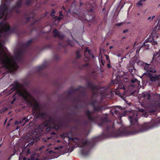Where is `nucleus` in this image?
<instances>
[{
  "label": "nucleus",
  "mask_w": 160,
  "mask_h": 160,
  "mask_svg": "<svg viewBox=\"0 0 160 160\" xmlns=\"http://www.w3.org/2000/svg\"><path fill=\"white\" fill-rule=\"evenodd\" d=\"M68 115L70 116L71 115V114L70 113H68Z\"/></svg>",
  "instance_id": "nucleus-55"
},
{
  "label": "nucleus",
  "mask_w": 160,
  "mask_h": 160,
  "mask_svg": "<svg viewBox=\"0 0 160 160\" xmlns=\"http://www.w3.org/2000/svg\"><path fill=\"white\" fill-rule=\"evenodd\" d=\"M66 136L67 135L66 134H63V135H62V137H66Z\"/></svg>",
  "instance_id": "nucleus-51"
},
{
  "label": "nucleus",
  "mask_w": 160,
  "mask_h": 160,
  "mask_svg": "<svg viewBox=\"0 0 160 160\" xmlns=\"http://www.w3.org/2000/svg\"><path fill=\"white\" fill-rule=\"evenodd\" d=\"M79 3L80 6H82L83 4V3L81 2V1H80Z\"/></svg>",
  "instance_id": "nucleus-44"
},
{
  "label": "nucleus",
  "mask_w": 160,
  "mask_h": 160,
  "mask_svg": "<svg viewBox=\"0 0 160 160\" xmlns=\"http://www.w3.org/2000/svg\"><path fill=\"white\" fill-rule=\"evenodd\" d=\"M52 33L54 34L53 35L54 37H58L60 39H62L65 38V36L63 34L61 33L59 31L56 29L54 30L52 32Z\"/></svg>",
  "instance_id": "nucleus-16"
},
{
  "label": "nucleus",
  "mask_w": 160,
  "mask_h": 160,
  "mask_svg": "<svg viewBox=\"0 0 160 160\" xmlns=\"http://www.w3.org/2000/svg\"><path fill=\"white\" fill-rule=\"evenodd\" d=\"M121 106L119 107H112L111 110L110 111V112L112 114L115 115V117L120 120L122 117L124 116L123 113L121 112Z\"/></svg>",
  "instance_id": "nucleus-7"
},
{
  "label": "nucleus",
  "mask_w": 160,
  "mask_h": 160,
  "mask_svg": "<svg viewBox=\"0 0 160 160\" xmlns=\"http://www.w3.org/2000/svg\"><path fill=\"white\" fill-rule=\"evenodd\" d=\"M42 129H42V128H41V131H42Z\"/></svg>",
  "instance_id": "nucleus-61"
},
{
  "label": "nucleus",
  "mask_w": 160,
  "mask_h": 160,
  "mask_svg": "<svg viewBox=\"0 0 160 160\" xmlns=\"http://www.w3.org/2000/svg\"><path fill=\"white\" fill-rule=\"evenodd\" d=\"M159 38V35L158 34H155L153 36H152L151 37V38H150V39L151 40L152 39H153V40L155 41L156 38Z\"/></svg>",
  "instance_id": "nucleus-29"
},
{
  "label": "nucleus",
  "mask_w": 160,
  "mask_h": 160,
  "mask_svg": "<svg viewBox=\"0 0 160 160\" xmlns=\"http://www.w3.org/2000/svg\"><path fill=\"white\" fill-rule=\"evenodd\" d=\"M88 122L87 120H85L83 121V124L85 125H87L88 124Z\"/></svg>",
  "instance_id": "nucleus-42"
},
{
  "label": "nucleus",
  "mask_w": 160,
  "mask_h": 160,
  "mask_svg": "<svg viewBox=\"0 0 160 160\" xmlns=\"http://www.w3.org/2000/svg\"><path fill=\"white\" fill-rule=\"evenodd\" d=\"M115 89V91H113V92H115V93L116 95H118V96H120L121 95L120 92L119 91L116 90V89Z\"/></svg>",
  "instance_id": "nucleus-34"
},
{
  "label": "nucleus",
  "mask_w": 160,
  "mask_h": 160,
  "mask_svg": "<svg viewBox=\"0 0 160 160\" xmlns=\"http://www.w3.org/2000/svg\"><path fill=\"white\" fill-rule=\"evenodd\" d=\"M35 115L38 118L44 119L48 117V114L47 113L45 112H41L40 111L36 113L35 114Z\"/></svg>",
  "instance_id": "nucleus-15"
},
{
  "label": "nucleus",
  "mask_w": 160,
  "mask_h": 160,
  "mask_svg": "<svg viewBox=\"0 0 160 160\" xmlns=\"http://www.w3.org/2000/svg\"><path fill=\"white\" fill-rule=\"evenodd\" d=\"M42 148V147H41V148H40L39 149L40 150H41V148Z\"/></svg>",
  "instance_id": "nucleus-60"
},
{
  "label": "nucleus",
  "mask_w": 160,
  "mask_h": 160,
  "mask_svg": "<svg viewBox=\"0 0 160 160\" xmlns=\"http://www.w3.org/2000/svg\"><path fill=\"white\" fill-rule=\"evenodd\" d=\"M152 45H157V42L156 41L153 40V39L151 40L150 37L144 42V43L141 46V48L144 47L146 49H148L150 44Z\"/></svg>",
  "instance_id": "nucleus-9"
},
{
  "label": "nucleus",
  "mask_w": 160,
  "mask_h": 160,
  "mask_svg": "<svg viewBox=\"0 0 160 160\" xmlns=\"http://www.w3.org/2000/svg\"><path fill=\"white\" fill-rule=\"evenodd\" d=\"M54 18H55L56 20H57L59 21H60L61 20L62 18V17H61L60 16H55L54 17Z\"/></svg>",
  "instance_id": "nucleus-36"
},
{
  "label": "nucleus",
  "mask_w": 160,
  "mask_h": 160,
  "mask_svg": "<svg viewBox=\"0 0 160 160\" xmlns=\"http://www.w3.org/2000/svg\"><path fill=\"white\" fill-rule=\"evenodd\" d=\"M31 140H32L31 142L28 144V145H30V146L32 145L34 143H35L38 141L40 140L39 137L37 135H34L31 138Z\"/></svg>",
  "instance_id": "nucleus-18"
},
{
  "label": "nucleus",
  "mask_w": 160,
  "mask_h": 160,
  "mask_svg": "<svg viewBox=\"0 0 160 160\" xmlns=\"http://www.w3.org/2000/svg\"><path fill=\"white\" fill-rule=\"evenodd\" d=\"M128 69L129 71L132 74H133L134 73V72H133V70H134V72L135 71L134 68L133 66L131 67H128Z\"/></svg>",
  "instance_id": "nucleus-28"
},
{
  "label": "nucleus",
  "mask_w": 160,
  "mask_h": 160,
  "mask_svg": "<svg viewBox=\"0 0 160 160\" xmlns=\"http://www.w3.org/2000/svg\"><path fill=\"white\" fill-rule=\"evenodd\" d=\"M8 9V7L5 5L2 7L0 10V19L4 17L7 18Z\"/></svg>",
  "instance_id": "nucleus-11"
},
{
  "label": "nucleus",
  "mask_w": 160,
  "mask_h": 160,
  "mask_svg": "<svg viewBox=\"0 0 160 160\" xmlns=\"http://www.w3.org/2000/svg\"><path fill=\"white\" fill-rule=\"evenodd\" d=\"M22 160H40L38 158H36L35 156V155H33L31 156V158H28V160L25 157L23 158Z\"/></svg>",
  "instance_id": "nucleus-25"
},
{
  "label": "nucleus",
  "mask_w": 160,
  "mask_h": 160,
  "mask_svg": "<svg viewBox=\"0 0 160 160\" xmlns=\"http://www.w3.org/2000/svg\"><path fill=\"white\" fill-rule=\"evenodd\" d=\"M87 10L89 14L91 13H92V18L94 16V4L92 3H89L87 5Z\"/></svg>",
  "instance_id": "nucleus-12"
},
{
  "label": "nucleus",
  "mask_w": 160,
  "mask_h": 160,
  "mask_svg": "<svg viewBox=\"0 0 160 160\" xmlns=\"http://www.w3.org/2000/svg\"><path fill=\"white\" fill-rule=\"evenodd\" d=\"M63 16V15L62 13V11H60V12H59V16L61 17V16Z\"/></svg>",
  "instance_id": "nucleus-43"
},
{
  "label": "nucleus",
  "mask_w": 160,
  "mask_h": 160,
  "mask_svg": "<svg viewBox=\"0 0 160 160\" xmlns=\"http://www.w3.org/2000/svg\"><path fill=\"white\" fill-rule=\"evenodd\" d=\"M32 42V39H31L25 43L20 44L19 47L16 50L14 58L11 59L3 58V56H6V54L0 51V62L10 72H12L17 71L19 67L16 61L19 62L22 61Z\"/></svg>",
  "instance_id": "nucleus-2"
},
{
  "label": "nucleus",
  "mask_w": 160,
  "mask_h": 160,
  "mask_svg": "<svg viewBox=\"0 0 160 160\" xmlns=\"http://www.w3.org/2000/svg\"><path fill=\"white\" fill-rule=\"evenodd\" d=\"M70 0H67V1L64 2V3H65L68 2V3H70Z\"/></svg>",
  "instance_id": "nucleus-46"
},
{
  "label": "nucleus",
  "mask_w": 160,
  "mask_h": 160,
  "mask_svg": "<svg viewBox=\"0 0 160 160\" xmlns=\"http://www.w3.org/2000/svg\"><path fill=\"white\" fill-rule=\"evenodd\" d=\"M152 18L151 17H148V20H151V19Z\"/></svg>",
  "instance_id": "nucleus-52"
},
{
  "label": "nucleus",
  "mask_w": 160,
  "mask_h": 160,
  "mask_svg": "<svg viewBox=\"0 0 160 160\" xmlns=\"http://www.w3.org/2000/svg\"><path fill=\"white\" fill-rule=\"evenodd\" d=\"M75 54L77 58H80L81 55L79 50H78L76 52Z\"/></svg>",
  "instance_id": "nucleus-30"
},
{
  "label": "nucleus",
  "mask_w": 160,
  "mask_h": 160,
  "mask_svg": "<svg viewBox=\"0 0 160 160\" xmlns=\"http://www.w3.org/2000/svg\"><path fill=\"white\" fill-rule=\"evenodd\" d=\"M137 4L142 6L143 5L142 3V1L140 0L137 3Z\"/></svg>",
  "instance_id": "nucleus-38"
},
{
  "label": "nucleus",
  "mask_w": 160,
  "mask_h": 160,
  "mask_svg": "<svg viewBox=\"0 0 160 160\" xmlns=\"http://www.w3.org/2000/svg\"><path fill=\"white\" fill-rule=\"evenodd\" d=\"M156 107L154 104L149 105L148 107V110L149 112H154L156 110Z\"/></svg>",
  "instance_id": "nucleus-23"
},
{
  "label": "nucleus",
  "mask_w": 160,
  "mask_h": 160,
  "mask_svg": "<svg viewBox=\"0 0 160 160\" xmlns=\"http://www.w3.org/2000/svg\"><path fill=\"white\" fill-rule=\"evenodd\" d=\"M106 59L107 60H108L109 59V57L108 56H106Z\"/></svg>",
  "instance_id": "nucleus-53"
},
{
  "label": "nucleus",
  "mask_w": 160,
  "mask_h": 160,
  "mask_svg": "<svg viewBox=\"0 0 160 160\" xmlns=\"http://www.w3.org/2000/svg\"><path fill=\"white\" fill-rule=\"evenodd\" d=\"M140 83V82L137 79L133 78L131 79L130 85L128 87V89L132 92H134L135 90V88H137Z\"/></svg>",
  "instance_id": "nucleus-8"
},
{
  "label": "nucleus",
  "mask_w": 160,
  "mask_h": 160,
  "mask_svg": "<svg viewBox=\"0 0 160 160\" xmlns=\"http://www.w3.org/2000/svg\"><path fill=\"white\" fill-rule=\"evenodd\" d=\"M125 38V37H124V38H122V39H123Z\"/></svg>",
  "instance_id": "nucleus-62"
},
{
  "label": "nucleus",
  "mask_w": 160,
  "mask_h": 160,
  "mask_svg": "<svg viewBox=\"0 0 160 160\" xmlns=\"http://www.w3.org/2000/svg\"><path fill=\"white\" fill-rule=\"evenodd\" d=\"M61 44H61V43H59V45H60V46L61 45Z\"/></svg>",
  "instance_id": "nucleus-58"
},
{
  "label": "nucleus",
  "mask_w": 160,
  "mask_h": 160,
  "mask_svg": "<svg viewBox=\"0 0 160 160\" xmlns=\"http://www.w3.org/2000/svg\"><path fill=\"white\" fill-rule=\"evenodd\" d=\"M85 113L90 121L94 122H99L98 124L100 127L106 126L105 131L106 133H103L99 136L95 137L92 138L90 141L85 140L83 138H69V139L75 142L77 140V144L80 148H85L88 149H91L94 146L96 143L102 139L108 138L110 137H118L128 136L130 135L145 132L151 129V122L145 123L142 125H139L138 122V112L136 111L131 112L129 116L128 119L130 122L131 126L129 127H125L122 126L120 128L116 131H114V126L110 128L107 125L108 119L107 118H101L98 115L93 114V112L90 111L87 109ZM89 152V150H86L83 149L81 151V153L84 156H87Z\"/></svg>",
  "instance_id": "nucleus-1"
},
{
  "label": "nucleus",
  "mask_w": 160,
  "mask_h": 160,
  "mask_svg": "<svg viewBox=\"0 0 160 160\" xmlns=\"http://www.w3.org/2000/svg\"><path fill=\"white\" fill-rule=\"evenodd\" d=\"M24 85L28 87L29 85V83L27 82L24 84H22L18 82L17 81H14L11 86H9L8 88L7 92L10 94L15 91L16 93H18L20 96H22L25 100H27L28 98L31 96V95L26 89Z\"/></svg>",
  "instance_id": "nucleus-3"
},
{
  "label": "nucleus",
  "mask_w": 160,
  "mask_h": 160,
  "mask_svg": "<svg viewBox=\"0 0 160 160\" xmlns=\"http://www.w3.org/2000/svg\"><path fill=\"white\" fill-rule=\"evenodd\" d=\"M17 30V26H14L11 28L8 24H6L2 21L0 22V37L3 33L6 34L8 32L10 33H16Z\"/></svg>",
  "instance_id": "nucleus-6"
},
{
  "label": "nucleus",
  "mask_w": 160,
  "mask_h": 160,
  "mask_svg": "<svg viewBox=\"0 0 160 160\" xmlns=\"http://www.w3.org/2000/svg\"><path fill=\"white\" fill-rule=\"evenodd\" d=\"M99 62L101 65L103 66L104 65L105 61L102 58L99 61Z\"/></svg>",
  "instance_id": "nucleus-35"
},
{
  "label": "nucleus",
  "mask_w": 160,
  "mask_h": 160,
  "mask_svg": "<svg viewBox=\"0 0 160 160\" xmlns=\"http://www.w3.org/2000/svg\"><path fill=\"white\" fill-rule=\"evenodd\" d=\"M60 141V140H58L57 141V142H59Z\"/></svg>",
  "instance_id": "nucleus-59"
},
{
  "label": "nucleus",
  "mask_w": 160,
  "mask_h": 160,
  "mask_svg": "<svg viewBox=\"0 0 160 160\" xmlns=\"http://www.w3.org/2000/svg\"><path fill=\"white\" fill-rule=\"evenodd\" d=\"M78 91L81 92L82 95H84L85 93V91H80L79 88L75 89L74 90H70L68 91L67 97L68 98H70L73 97V94L74 92V91Z\"/></svg>",
  "instance_id": "nucleus-13"
},
{
  "label": "nucleus",
  "mask_w": 160,
  "mask_h": 160,
  "mask_svg": "<svg viewBox=\"0 0 160 160\" xmlns=\"http://www.w3.org/2000/svg\"><path fill=\"white\" fill-rule=\"evenodd\" d=\"M160 6V4H159L158 5V7Z\"/></svg>",
  "instance_id": "nucleus-63"
},
{
  "label": "nucleus",
  "mask_w": 160,
  "mask_h": 160,
  "mask_svg": "<svg viewBox=\"0 0 160 160\" xmlns=\"http://www.w3.org/2000/svg\"><path fill=\"white\" fill-rule=\"evenodd\" d=\"M107 67L109 68H110L111 67V65H110V64H107Z\"/></svg>",
  "instance_id": "nucleus-47"
},
{
  "label": "nucleus",
  "mask_w": 160,
  "mask_h": 160,
  "mask_svg": "<svg viewBox=\"0 0 160 160\" xmlns=\"http://www.w3.org/2000/svg\"><path fill=\"white\" fill-rule=\"evenodd\" d=\"M87 86L88 88L92 91H94L95 90H98L99 89V88L98 87L89 82H88L87 83Z\"/></svg>",
  "instance_id": "nucleus-14"
},
{
  "label": "nucleus",
  "mask_w": 160,
  "mask_h": 160,
  "mask_svg": "<svg viewBox=\"0 0 160 160\" xmlns=\"http://www.w3.org/2000/svg\"><path fill=\"white\" fill-rule=\"evenodd\" d=\"M26 119V118H25V117H24L23 118V120H22L23 121H25Z\"/></svg>",
  "instance_id": "nucleus-54"
},
{
  "label": "nucleus",
  "mask_w": 160,
  "mask_h": 160,
  "mask_svg": "<svg viewBox=\"0 0 160 160\" xmlns=\"http://www.w3.org/2000/svg\"><path fill=\"white\" fill-rule=\"evenodd\" d=\"M155 17V16H153L152 18L150 20V21H152L153 19H154V18Z\"/></svg>",
  "instance_id": "nucleus-49"
},
{
  "label": "nucleus",
  "mask_w": 160,
  "mask_h": 160,
  "mask_svg": "<svg viewBox=\"0 0 160 160\" xmlns=\"http://www.w3.org/2000/svg\"><path fill=\"white\" fill-rule=\"evenodd\" d=\"M15 101V99L14 98V100H13L11 102V103H12V104H13V103H14V102Z\"/></svg>",
  "instance_id": "nucleus-50"
},
{
  "label": "nucleus",
  "mask_w": 160,
  "mask_h": 160,
  "mask_svg": "<svg viewBox=\"0 0 160 160\" xmlns=\"http://www.w3.org/2000/svg\"><path fill=\"white\" fill-rule=\"evenodd\" d=\"M118 83V81H117V80H115V81L112 80L111 82L110 85L112 86V85L117 84Z\"/></svg>",
  "instance_id": "nucleus-33"
},
{
  "label": "nucleus",
  "mask_w": 160,
  "mask_h": 160,
  "mask_svg": "<svg viewBox=\"0 0 160 160\" xmlns=\"http://www.w3.org/2000/svg\"><path fill=\"white\" fill-rule=\"evenodd\" d=\"M112 47H112V46H110V47H109V49H111V48H112Z\"/></svg>",
  "instance_id": "nucleus-56"
},
{
  "label": "nucleus",
  "mask_w": 160,
  "mask_h": 160,
  "mask_svg": "<svg viewBox=\"0 0 160 160\" xmlns=\"http://www.w3.org/2000/svg\"><path fill=\"white\" fill-rule=\"evenodd\" d=\"M47 65L46 64H44L41 66H38L37 67L36 69L38 72H40L42 69L45 68Z\"/></svg>",
  "instance_id": "nucleus-24"
},
{
  "label": "nucleus",
  "mask_w": 160,
  "mask_h": 160,
  "mask_svg": "<svg viewBox=\"0 0 160 160\" xmlns=\"http://www.w3.org/2000/svg\"><path fill=\"white\" fill-rule=\"evenodd\" d=\"M118 88L120 89H123V90L125 89V86L124 83H118Z\"/></svg>",
  "instance_id": "nucleus-26"
},
{
  "label": "nucleus",
  "mask_w": 160,
  "mask_h": 160,
  "mask_svg": "<svg viewBox=\"0 0 160 160\" xmlns=\"http://www.w3.org/2000/svg\"><path fill=\"white\" fill-rule=\"evenodd\" d=\"M142 97L144 98V99H147L148 102H149L151 100V95L148 92H143L142 94Z\"/></svg>",
  "instance_id": "nucleus-22"
},
{
  "label": "nucleus",
  "mask_w": 160,
  "mask_h": 160,
  "mask_svg": "<svg viewBox=\"0 0 160 160\" xmlns=\"http://www.w3.org/2000/svg\"><path fill=\"white\" fill-rule=\"evenodd\" d=\"M91 104L93 107V111L95 112L102 111L104 109V108L103 106H100L98 105L97 106H96L94 102H92Z\"/></svg>",
  "instance_id": "nucleus-17"
},
{
  "label": "nucleus",
  "mask_w": 160,
  "mask_h": 160,
  "mask_svg": "<svg viewBox=\"0 0 160 160\" xmlns=\"http://www.w3.org/2000/svg\"><path fill=\"white\" fill-rule=\"evenodd\" d=\"M32 0H26V4L28 5L31 4Z\"/></svg>",
  "instance_id": "nucleus-37"
},
{
  "label": "nucleus",
  "mask_w": 160,
  "mask_h": 160,
  "mask_svg": "<svg viewBox=\"0 0 160 160\" xmlns=\"http://www.w3.org/2000/svg\"><path fill=\"white\" fill-rule=\"evenodd\" d=\"M128 31V29H126L125 30H124L123 31V33H125L126 32H127Z\"/></svg>",
  "instance_id": "nucleus-45"
},
{
  "label": "nucleus",
  "mask_w": 160,
  "mask_h": 160,
  "mask_svg": "<svg viewBox=\"0 0 160 160\" xmlns=\"http://www.w3.org/2000/svg\"><path fill=\"white\" fill-rule=\"evenodd\" d=\"M154 58V57L153 56L152 60L150 64H148L143 62H142V64L144 69L148 72L147 76L152 82L156 81L160 79V75H157V74H154V75H153L150 73L152 72L154 73L156 72V70L155 68H153L156 65V64L153 62Z\"/></svg>",
  "instance_id": "nucleus-5"
},
{
  "label": "nucleus",
  "mask_w": 160,
  "mask_h": 160,
  "mask_svg": "<svg viewBox=\"0 0 160 160\" xmlns=\"http://www.w3.org/2000/svg\"><path fill=\"white\" fill-rule=\"evenodd\" d=\"M55 13V10L54 9H52L50 14V16L52 17H53L55 16L54 14Z\"/></svg>",
  "instance_id": "nucleus-32"
},
{
  "label": "nucleus",
  "mask_w": 160,
  "mask_h": 160,
  "mask_svg": "<svg viewBox=\"0 0 160 160\" xmlns=\"http://www.w3.org/2000/svg\"><path fill=\"white\" fill-rule=\"evenodd\" d=\"M31 105L33 107L32 109V111L34 112L35 113L38 112L37 111L40 108V106L38 103L37 102L36 103H32Z\"/></svg>",
  "instance_id": "nucleus-20"
},
{
  "label": "nucleus",
  "mask_w": 160,
  "mask_h": 160,
  "mask_svg": "<svg viewBox=\"0 0 160 160\" xmlns=\"http://www.w3.org/2000/svg\"><path fill=\"white\" fill-rule=\"evenodd\" d=\"M73 121L77 123H79L80 122V121L79 119H78L77 118H75V119H74V118H72V119H70V118H69L68 119H66L65 121Z\"/></svg>",
  "instance_id": "nucleus-27"
},
{
  "label": "nucleus",
  "mask_w": 160,
  "mask_h": 160,
  "mask_svg": "<svg viewBox=\"0 0 160 160\" xmlns=\"http://www.w3.org/2000/svg\"><path fill=\"white\" fill-rule=\"evenodd\" d=\"M51 138V137H46L45 138H42L41 139L42 142L45 145V146H47L48 147L51 145V144L48 143V141Z\"/></svg>",
  "instance_id": "nucleus-21"
},
{
  "label": "nucleus",
  "mask_w": 160,
  "mask_h": 160,
  "mask_svg": "<svg viewBox=\"0 0 160 160\" xmlns=\"http://www.w3.org/2000/svg\"><path fill=\"white\" fill-rule=\"evenodd\" d=\"M159 60L160 61V54L157 57V60Z\"/></svg>",
  "instance_id": "nucleus-48"
},
{
  "label": "nucleus",
  "mask_w": 160,
  "mask_h": 160,
  "mask_svg": "<svg viewBox=\"0 0 160 160\" xmlns=\"http://www.w3.org/2000/svg\"><path fill=\"white\" fill-rule=\"evenodd\" d=\"M54 59L56 60H58L60 59V56L58 55L55 54L54 56Z\"/></svg>",
  "instance_id": "nucleus-31"
},
{
  "label": "nucleus",
  "mask_w": 160,
  "mask_h": 160,
  "mask_svg": "<svg viewBox=\"0 0 160 160\" xmlns=\"http://www.w3.org/2000/svg\"><path fill=\"white\" fill-rule=\"evenodd\" d=\"M89 63L88 62H87L85 64H83L82 66L84 67H86L88 66L89 65Z\"/></svg>",
  "instance_id": "nucleus-40"
},
{
  "label": "nucleus",
  "mask_w": 160,
  "mask_h": 160,
  "mask_svg": "<svg viewBox=\"0 0 160 160\" xmlns=\"http://www.w3.org/2000/svg\"><path fill=\"white\" fill-rule=\"evenodd\" d=\"M87 52H88V53L90 56H93L91 53V50H89L88 48H87L85 51L84 52V60L85 61H88L90 60V57L88 56H86V53Z\"/></svg>",
  "instance_id": "nucleus-19"
},
{
  "label": "nucleus",
  "mask_w": 160,
  "mask_h": 160,
  "mask_svg": "<svg viewBox=\"0 0 160 160\" xmlns=\"http://www.w3.org/2000/svg\"><path fill=\"white\" fill-rule=\"evenodd\" d=\"M19 160H20V158H19Z\"/></svg>",
  "instance_id": "nucleus-64"
},
{
  "label": "nucleus",
  "mask_w": 160,
  "mask_h": 160,
  "mask_svg": "<svg viewBox=\"0 0 160 160\" xmlns=\"http://www.w3.org/2000/svg\"><path fill=\"white\" fill-rule=\"evenodd\" d=\"M72 100L74 101L75 102H78V98H73Z\"/></svg>",
  "instance_id": "nucleus-39"
},
{
  "label": "nucleus",
  "mask_w": 160,
  "mask_h": 160,
  "mask_svg": "<svg viewBox=\"0 0 160 160\" xmlns=\"http://www.w3.org/2000/svg\"><path fill=\"white\" fill-rule=\"evenodd\" d=\"M28 153H30V151H29V150H28Z\"/></svg>",
  "instance_id": "nucleus-57"
},
{
  "label": "nucleus",
  "mask_w": 160,
  "mask_h": 160,
  "mask_svg": "<svg viewBox=\"0 0 160 160\" xmlns=\"http://www.w3.org/2000/svg\"><path fill=\"white\" fill-rule=\"evenodd\" d=\"M122 22L118 23L116 24V25L118 26H120L122 25Z\"/></svg>",
  "instance_id": "nucleus-41"
},
{
  "label": "nucleus",
  "mask_w": 160,
  "mask_h": 160,
  "mask_svg": "<svg viewBox=\"0 0 160 160\" xmlns=\"http://www.w3.org/2000/svg\"><path fill=\"white\" fill-rule=\"evenodd\" d=\"M51 123L52 124L46 128V131L48 133H50L51 134L55 135V133L53 132V130H58L60 127L62 126V124L64 125L65 122L59 121L56 123L55 119L52 117H50L48 120H46L43 123L42 125L43 128H44L49 126Z\"/></svg>",
  "instance_id": "nucleus-4"
},
{
  "label": "nucleus",
  "mask_w": 160,
  "mask_h": 160,
  "mask_svg": "<svg viewBox=\"0 0 160 160\" xmlns=\"http://www.w3.org/2000/svg\"><path fill=\"white\" fill-rule=\"evenodd\" d=\"M22 5V0L17 1L15 5L10 8L11 12H14L16 13H18L19 12V9Z\"/></svg>",
  "instance_id": "nucleus-10"
}]
</instances>
